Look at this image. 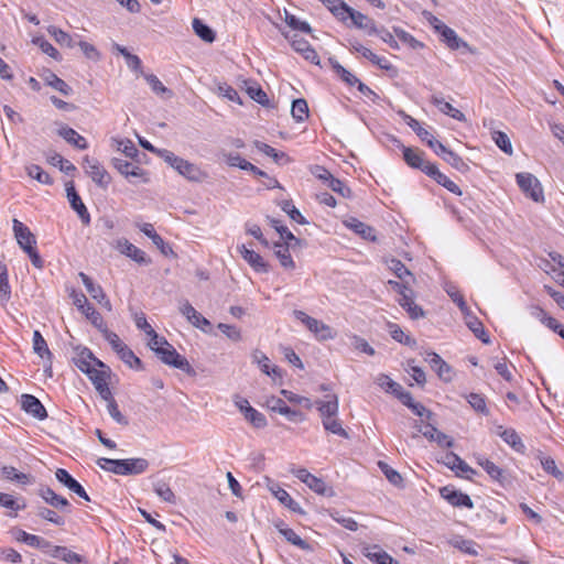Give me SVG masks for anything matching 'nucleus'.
Listing matches in <instances>:
<instances>
[{"mask_svg": "<svg viewBox=\"0 0 564 564\" xmlns=\"http://www.w3.org/2000/svg\"><path fill=\"white\" fill-rule=\"evenodd\" d=\"M308 480L305 482V485L313 490L314 492L322 495V496H332L333 489L326 485V482L314 475H312Z\"/></svg>", "mask_w": 564, "mask_h": 564, "instance_id": "864d4df0", "label": "nucleus"}, {"mask_svg": "<svg viewBox=\"0 0 564 564\" xmlns=\"http://www.w3.org/2000/svg\"><path fill=\"white\" fill-rule=\"evenodd\" d=\"M13 232L20 248L25 251L35 247L36 238L28 226L18 219H13Z\"/></svg>", "mask_w": 564, "mask_h": 564, "instance_id": "f3484780", "label": "nucleus"}, {"mask_svg": "<svg viewBox=\"0 0 564 564\" xmlns=\"http://www.w3.org/2000/svg\"><path fill=\"white\" fill-rule=\"evenodd\" d=\"M442 462L444 463V465H446L452 470H457L462 474H466L467 478H470V476L468 474H470V475L476 474V471L454 452H447L444 455Z\"/></svg>", "mask_w": 564, "mask_h": 564, "instance_id": "bb28decb", "label": "nucleus"}, {"mask_svg": "<svg viewBox=\"0 0 564 564\" xmlns=\"http://www.w3.org/2000/svg\"><path fill=\"white\" fill-rule=\"evenodd\" d=\"M477 464L484 468V470L489 475V477L499 482L500 485H506L508 482V477L506 471L497 466L490 459L479 456L477 458Z\"/></svg>", "mask_w": 564, "mask_h": 564, "instance_id": "393cba45", "label": "nucleus"}, {"mask_svg": "<svg viewBox=\"0 0 564 564\" xmlns=\"http://www.w3.org/2000/svg\"><path fill=\"white\" fill-rule=\"evenodd\" d=\"M440 494L442 498L454 507H465L468 509L474 508V502L470 497L459 490H456L452 486L441 488Z\"/></svg>", "mask_w": 564, "mask_h": 564, "instance_id": "ddd939ff", "label": "nucleus"}, {"mask_svg": "<svg viewBox=\"0 0 564 564\" xmlns=\"http://www.w3.org/2000/svg\"><path fill=\"white\" fill-rule=\"evenodd\" d=\"M322 423L326 431H328L335 435L341 436L344 438H348V433L343 427L341 422L337 419V416H333V417H328V419L326 417V420H323Z\"/></svg>", "mask_w": 564, "mask_h": 564, "instance_id": "bf43d9fd", "label": "nucleus"}, {"mask_svg": "<svg viewBox=\"0 0 564 564\" xmlns=\"http://www.w3.org/2000/svg\"><path fill=\"white\" fill-rule=\"evenodd\" d=\"M83 167L97 186L104 189L109 186L111 176L97 159L86 155L83 161Z\"/></svg>", "mask_w": 564, "mask_h": 564, "instance_id": "20e7f679", "label": "nucleus"}, {"mask_svg": "<svg viewBox=\"0 0 564 564\" xmlns=\"http://www.w3.org/2000/svg\"><path fill=\"white\" fill-rule=\"evenodd\" d=\"M252 360L256 362L261 371L270 377H282L281 369L276 366L271 367L270 366V359L265 354H263L260 350H254L252 352Z\"/></svg>", "mask_w": 564, "mask_h": 564, "instance_id": "7c9ffc66", "label": "nucleus"}, {"mask_svg": "<svg viewBox=\"0 0 564 564\" xmlns=\"http://www.w3.org/2000/svg\"><path fill=\"white\" fill-rule=\"evenodd\" d=\"M33 350L41 358H52V352L48 349L47 343L39 330H34L33 333Z\"/></svg>", "mask_w": 564, "mask_h": 564, "instance_id": "5fc2aeb1", "label": "nucleus"}, {"mask_svg": "<svg viewBox=\"0 0 564 564\" xmlns=\"http://www.w3.org/2000/svg\"><path fill=\"white\" fill-rule=\"evenodd\" d=\"M82 314L85 315V317L87 319H89V322L99 330L101 332L105 327H106V324L104 322V318L101 316V314L89 303L88 305H86V307L84 308V311L80 312Z\"/></svg>", "mask_w": 564, "mask_h": 564, "instance_id": "6e6d98bb", "label": "nucleus"}, {"mask_svg": "<svg viewBox=\"0 0 564 564\" xmlns=\"http://www.w3.org/2000/svg\"><path fill=\"white\" fill-rule=\"evenodd\" d=\"M315 405L321 414L322 421L326 417L337 416L338 414V397L335 393L327 394L325 400H317Z\"/></svg>", "mask_w": 564, "mask_h": 564, "instance_id": "b1692460", "label": "nucleus"}, {"mask_svg": "<svg viewBox=\"0 0 564 564\" xmlns=\"http://www.w3.org/2000/svg\"><path fill=\"white\" fill-rule=\"evenodd\" d=\"M241 258L248 262V264L258 273L269 272V264L256 251L247 248L245 245L237 247Z\"/></svg>", "mask_w": 564, "mask_h": 564, "instance_id": "a211bd4d", "label": "nucleus"}, {"mask_svg": "<svg viewBox=\"0 0 564 564\" xmlns=\"http://www.w3.org/2000/svg\"><path fill=\"white\" fill-rule=\"evenodd\" d=\"M389 327L390 335L394 340L410 347L416 344L415 339L406 335L397 324H391Z\"/></svg>", "mask_w": 564, "mask_h": 564, "instance_id": "774afa93", "label": "nucleus"}, {"mask_svg": "<svg viewBox=\"0 0 564 564\" xmlns=\"http://www.w3.org/2000/svg\"><path fill=\"white\" fill-rule=\"evenodd\" d=\"M293 315L297 321L303 323L311 333L314 334L317 340L325 341L336 337V333L329 325L307 315L305 312L295 310Z\"/></svg>", "mask_w": 564, "mask_h": 564, "instance_id": "7ed1b4c3", "label": "nucleus"}, {"mask_svg": "<svg viewBox=\"0 0 564 564\" xmlns=\"http://www.w3.org/2000/svg\"><path fill=\"white\" fill-rule=\"evenodd\" d=\"M21 408L28 414L32 415L37 420H44L47 417V412L41 401L32 394L21 395Z\"/></svg>", "mask_w": 564, "mask_h": 564, "instance_id": "6ab92c4d", "label": "nucleus"}, {"mask_svg": "<svg viewBox=\"0 0 564 564\" xmlns=\"http://www.w3.org/2000/svg\"><path fill=\"white\" fill-rule=\"evenodd\" d=\"M55 477L61 484H63L78 497L85 499L86 501L90 500L84 487L66 469L58 468L55 471Z\"/></svg>", "mask_w": 564, "mask_h": 564, "instance_id": "aec40b11", "label": "nucleus"}, {"mask_svg": "<svg viewBox=\"0 0 564 564\" xmlns=\"http://www.w3.org/2000/svg\"><path fill=\"white\" fill-rule=\"evenodd\" d=\"M267 406L271 411L284 415L291 422H303L306 419L303 412L291 409L286 405L284 400L276 397L269 398L267 400Z\"/></svg>", "mask_w": 564, "mask_h": 564, "instance_id": "9d476101", "label": "nucleus"}, {"mask_svg": "<svg viewBox=\"0 0 564 564\" xmlns=\"http://www.w3.org/2000/svg\"><path fill=\"white\" fill-rule=\"evenodd\" d=\"M26 173L30 177L36 180L41 184L52 185L53 178L46 173L40 165L30 164L25 167Z\"/></svg>", "mask_w": 564, "mask_h": 564, "instance_id": "09e8293b", "label": "nucleus"}, {"mask_svg": "<svg viewBox=\"0 0 564 564\" xmlns=\"http://www.w3.org/2000/svg\"><path fill=\"white\" fill-rule=\"evenodd\" d=\"M413 281L408 280H389L388 284L395 290L400 297L399 304L408 312L412 319L424 317L425 313L421 306L414 302V291L412 289Z\"/></svg>", "mask_w": 564, "mask_h": 564, "instance_id": "f257e3e1", "label": "nucleus"}, {"mask_svg": "<svg viewBox=\"0 0 564 564\" xmlns=\"http://www.w3.org/2000/svg\"><path fill=\"white\" fill-rule=\"evenodd\" d=\"M44 82L46 85H48L52 88H54L55 90L59 91L64 96H69L73 91L70 86L65 80H63L62 78H59L56 74H54L52 72H48L45 75Z\"/></svg>", "mask_w": 564, "mask_h": 564, "instance_id": "a18cd8bd", "label": "nucleus"}, {"mask_svg": "<svg viewBox=\"0 0 564 564\" xmlns=\"http://www.w3.org/2000/svg\"><path fill=\"white\" fill-rule=\"evenodd\" d=\"M270 225L279 232L281 242H294L301 243V240L296 238L288 227L283 226L280 220L275 218H269Z\"/></svg>", "mask_w": 564, "mask_h": 564, "instance_id": "3c124183", "label": "nucleus"}, {"mask_svg": "<svg viewBox=\"0 0 564 564\" xmlns=\"http://www.w3.org/2000/svg\"><path fill=\"white\" fill-rule=\"evenodd\" d=\"M395 142L403 152V160L405 161V163L413 169L420 170L423 166V163L425 162V160L423 159L424 153L417 149H412L403 145L399 140H395Z\"/></svg>", "mask_w": 564, "mask_h": 564, "instance_id": "c756f323", "label": "nucleus"}, {"mask_svg": "<svg viewBox=\"0 0 564 564\" xmlns=\"http://www.w3.org/2000/svg\"><path fill=\"white\" fill-rule=\"evenodd\" d=\"M117 355L119 358L128 365L130 368L133 369H142V361L139 357L135 356V354L127 346L124 345L123 348H121Z\"/></svg>", "mask_w": 564, "mask_h": 564, "instance_id": "de8ad7c7", "label": "nucleus"}, {"mask_svg": "<svg viewBox=\"0 0 564 564\" xmlns=\"http://www.w3.org/2000/svg\"><path fill=\"white\" fill-rule=\"evenodd\" d=\"M329 63L335 73L345 82L348 86H355L359 83V79L351 74L348 69L341 66L336 59L329 58Z\"/></svg>", "mask_w": 564, "mask_h": 564, "instance_id": "8fccbe9b", "label": "nucleus"}, {"mask_svg": "<svg viewBox=\"0 0 564 564\" xmlns=\"http://www.w3.org/2000/svg\"><path fill=\"white\" fill-rule=\"evenodd\" d=\"M291 113L295 121H305L308 118V106L306 100L303 98L295 99L292 102Z\"/></svg>", "mask_w": 564, "mask_h": 564, "instance_id": "603ef678", "label": "nucleus"}, {"mask_svg": "<svg viewBox=\"0 0 564 564\" xmlns=\"http://www.w3.org/2000/svg\"><path fill=\"white\" fill-rule=\"evenodd\" d=\"M193 30L197 36L207 43H213L216 39V34L212 28L197 18L193 20Z\"/></svg>", "mask_w": 564, "mask_h": 564, "instance_id": "49530a36", "label": "nucleus"}, {"mask_svg": "<svg viewBox=\"0 0 564 564\" xmlns=\"http://www.w3.org/2000/svg\"><path fill=\"white\" fill-rule=\"evenodd\" d=\"M158 356L165 365L180 369L187 375H195V370L188 360L180 355L170 343L162 350H159Z\"/></svg>", "mask_w": 564, "mask_h": 564, "instance_id": "39448f33", "label": "nucleus"}, {"mask_svg": "<svg viewBox=\"0 0 564 564\" xmlns=\"http://www.w3.org/2000/svg\"><path fill=\"white\" fill-rule=\"evenodd\" d=\"M75 365L84 373H87L95 367H105V364L96 358L91 350L88 348L80 349V351L77 354V357L75 358Z\"/></svg>", "mask_w": 564, "mask_h": 564, "instance_id": "412c9836", "label": "nucleus"}, {"mask_svg": "<svg viewBox=\"0 0 564 564\" xmlns=\"http://www.w3.org/2000/svg\"><path fill=\"white\" fill-rule=\"evenodd\" d=\"M377 383L379 384V387L384 389L387 392L393 394L400 401H402V395L409 393V391H405L400 383L393 381L389 376L383 373H381L377 378Z\"/></svg>", "mask_w": 564, "mask_h": 564, "instance_id": "2f4dec72", "label": "nucleus"}, {"mask_svg": "<svg viewBox=\"0 0 564 564\" xmlns=\"http://www.w3.org/2000/svg\"><path fill=\"white\" fill-rule=\"evenodd\" d=\"M322 3L340 22L345 23V15L349 13L350 7L343 0H322Z\"/></svg>", "mask_w": 564, "mask_h": 564, "instance_id": "4c0bfd02", "label": "nucleus"}, {"mask_svg": "<svg viewBox=\"0 0 564 564\" xmlns=\"http://www.w3.org/2000/svg\"><path fill=\"white\" fill-rule=\"evenodd\" d=\"M149 468V462L145 458H127L120 459L119 468L117 469V475L120 476H131V475H140L147 471Z\"/></svg>", "mask_w": 564, "mask_h": 564, "instance_id": "4468645a", "label": "nucleus"}, {"mask_svg": "<svg viewBox=\"0 0 564 564\" xmlns=\"http://www.w3.org/2000/svg\"><path fill=\"white\" fill-rule=\"evenodd\" d=\"M270 490L272 492V495L283 505L285 506L286 508H289L291 511L293 512H296V513H300V514H303L304 511L303 509L301 508L300 503L296 502L291 496L290 494L281 488L280 486L278 485H273L272 487H270Z\"/></svg>", "mask_w": 564, "mask_h": 564, "instance_id": "cd10ccee", "label": "nucleus"}, {"mask_svg": "<svg viewBox=\"0 0 564 564\" xmlns=\"http://www.w3.org/2000/svg\"><path fill=\"white\" fill-rule=\"evenodd\" d=\"M425 360L429 362L431 368L436 371L440 379L445 382L452 380V368L441 358L438 354L427 352Z\"/></svg>", "mask_w": 564, "mask_h": 564, "instance_id": "4be33fe9", "label": "nucleus"}, {"mask_svg": "<svg viewBox=\"0 0 564 564\" xmlns=\"http://www.w3.org/2000/svg\"><path fill=\"white\" fill-rule=\"evenodd\" d=\"M243 416L256 429H263L267 426L265 416L252 406H248L247 411L243 413Z\"/></svg>", "mask_w": 564, "mask_h": 564, "instance_id": "052dcab7", "label": "nucleus"}, {"mask_svg": "<svg viewBox=\"0 0 564 564\" xmlns=\"http://www.w3.org/2000/svg\"><path fill=\"white\" fill-rule=\"evenodd\" d=\"M348 20L351 22L350 25L366 31L368 35H375V32H378L376 22L371 18L352 9L351 7L349 13L345 15V24H347Z\"/></svg>", "mask_w": 564, "mask_h": 564, "instance_id": "9b49d317", "label": "nucleus"}, {"mask_svg": "<svg viewBox=\"0 0 564 564\" xmlns=\"http://www.w3.org/2000/svg\"><path fill=\"white\" fill-rule=\"evenodd\" d=\"M300 245L301 243L275 241L272 245H270L269 248L273 249L275 257L279 259L280 264L284 269L293 270V269H295V262L292 259L290 249L291 248L293 249L295 246H300Z\"/></svg>", "mask_w": 564, "mask_h": 564, "instance_id": "dca6fc26", "label": "nucleus"}, {"mask_svg": "<svg viewBox=\"0 0 564 564\" xmlns=\"http://www.w3.org/2000/svg\"><path fill=\"white\" fill-rule=\"evenodd\" d=\"M348 228H350L356 234L360 235L364 239L376 240L375 230L372 227L367 224L360 221L357 218H350L346 221Z\"/></svg>", "mask_w": 564, "mask_h": 564, "instance_id": "79ce46f5", "label": "nucleus"}, {"mask_svg": "<svg viewBox=\"0 0 564 564\" xmlns=\"http://www.w3.org/2000/svg\"><path fill=\"white\" fill-rule=\"evenodd\" d=\"M393 33L394 35L405 45L410 46L411 48L413 50H419V48H422L423 47V43H421L420 41H417L413 35H411L409 32H406L405 30L399 28V26H393Z\"/></svg>", "mask_w": 564, "mask_h": 564, "instance_id": "13d9d810", "label": "nucleus"}, {"mask_svg": "<svg viewBox=\"0 0 564 564\" xmlns=\"http://www.w3.org/2000/svg\"><path fill=\"white\" fill-rule=\"evenodd\" d=\"M15 540L19 542H23L32 547L44 549L50 546V542L44 540L43 538L28 533L23 530H19L15 535Z\"/></svg>", "mask_w": 564, "mask_h": 564, "instance_id": "37998d69", "label": "nucleus"}, {"mask_svg": "<svg viewBox=\"0 0 564 564\" xmlns=\"http://www.w3.org/2000/svg\"><path fill=\"white\" fill-rule=\"evenodd\" d=\"M281 535H283V538L290 542L291 544L297 546L299 549L303 550V551H312V546L308 542H306L305 540H303L300 535H297L295 533V531L291 528H289L288 530H282L281 531Z\"/></svg>", "mask_w": 564, "mask_h": 564, "instance_id": "4d7b16f0", "label": "nucleus"}, {"mask_svg": "<svg viewBox=\"0 0 564 564\" xmlns=\"http://www.w3.org/2000/svg\"><path fill=\"white\" fill-rule=\"evenodd\" d=\"M467 402L470 404V406L484 414V415H488L489 414V410L487 408V404H486V399L482 394H478V393H469L467 397Z\"/></svg>", "mask_w": 564, "mask_h": 564, "instance_id": "680f3d73", "label": "nucleus"}, {"mask_svg": "<svg viewBox=\"0 0 564 564\" xmlns=\"http://www.w3.org/2000/svg\"><path fill=\"white\" fill-rule=\"evenodd\" d=\"M402 397L403 398L401 403L408 406L415 415L420 417H425L427 421L432 420L433 413L429 409H426L422 403L415 402L410 392Z\"/></svg>", "mask_w": 564, "mask_h": 564, "instance_id": "58836bf2", "label": "nucleus"}, {"mask_svg": "<svg viewBox=\"0 0 564 564\" xmlns=\"http://www.w3.org/2000/svg\"><path fill=\"white\" fill-rule=\"evenodd\" d=\"M378 466L380 468V470L384 474V476L387 477V479L394 486H402L403 484V478L402 476L400 475L399 471H397L395 469H393L392 467H390L387 463L384 462H379L378 463Z\"/></svg>", "mask_w": 564, "mask_h": 564, "instance_id": "69168bd1", "label": "nucleus"}, {"mask_svg": "<svg viewBox=\"0 0 564 564\" xmlns=\"http://www.w3.org/2000/svg\"><path fill=\"white\" fill-rule=\"evenodd\" d=\"M57 132H58V135H61L64 140H66L72 145H74L80 150L87 149L88 144H87L86 139L83 135H80L79 133H77L73 128H70L68 126H62Z\"/></svg>", "mask_w": 564, "mask_h": 564, "instance_id": "473e14b6", "label": "nucleus"}, {"mask_svg": "<svg viewBox=\"0 0 564 564\" xmlns=\"http://www.w3.org/2000/svg\"><path fill=\"white\" fill-rule=\"evenodd\" d=\"M435 31L441 34L443 42H445L451 50H458L462 46H467V43L458 37L456 32L444 22H438V25H435Z\"/></svg>", "mask_w": 564, "mask_h": 564, "instance_id": "5701e85b", "label": "nucleus"}, {"mask_svg": "<svg viewBox=\"0 0 564 564\" xmlns=\"http://www.w3.org/2000/svg\"><path fill=\"white\" fill-rule=\"evenodd\" d=\"M160 156L188 181L202 182L207 176L196 164L175 155L169 150L162 149Z\"/></svg>", "mask_w": 564, "mask_h": 564, "instance_id": "f03ea898", "label": "nucleus"}, {"mask_svg": "<svg viewBox=\"0 0 564 564\" xmlns=\"http://www.w3.org/2000/svg\"><path fill=\"white\" fill-rule=\"evenodd\" d=\"M499 436L516 452L521 454L524 453L525 446L516 430L505 429L499 432Z\"/></svg>", "mask_w": 564, "mask_h": 564, "instance_id": "e433bc0d", "label": "nucleus"}, {"mask_svg": "<svg viewBox=\"0 0 564 564\" xmlns=\"http://www.w3.org/2000/svg\"><path fill=\"white\" fill-rule=\"evenodd\" d=\"M113 248L139 264L147 265L151 263V259L145 254V252L126 238L117 239L113 242Z\"/></svg>", "mask_w": 564, "mask_h": 564, "instance_id": "1a4fd4ad", "label": "nucleus"}, {"mask_svg": "<svg viewBox=\"0 0 564 564\" xmlns=\"http://www.w3.org/2000/svg\"><path fill=\"white\" fill-rule=\"evenodd\" d=\"M254 147L262 153H264L265 155L270 156L273 159V161L278 164H283V163H288L290 162V158L288 156L286 153L284 152H280L278 150H275L274 148H272L271 145L264 143V142H261V141H254Z\"/></svg>", "mask_w": 564, "mask_h": 564, "instance_id": "a19ab883", "label": "nucleus"}, {"mask_svg": "<svg viewBox=\"0 0 564 564\" xmlns=\"http://www.w3.org/2000/svg\"><path fill=\"white\" fill-rule=\"evenodd\" d=\"M282 35L291 43V46L295 52L301 54L306 61L312 64L319 65V56L317 52L311 46L308 41L300 37L297 34H290L289 32L282 31Z\"/></svg>", "mask_w": 564, "mask_h": 564, "instance_id": "6e6552de", "label": "nucleus"}, {"mask_svg": "<svg viewBox=\"0 0 564 564\" xmlns=\"http://www.w3.org/2000/svg\"><path fill=\"white\" fill-rule=\"evenodd\" d=\"M386 263L388 269L392 271L399 280H408L415 282L413 273L399 259H387Z\"/></svg>", "mask_w": 564, "mask_h": 564, "instance_id": "c9c22d12", "label": "nucleus"}, {"mask_svg": "<svg viewBox=\"0 0 564 564\" xmlns=\"http://www.w3.org/2000/svg\"><path fill=\"white\" fill-rule=\"evenodd\" d=\"M86 375L96 389L108 384L110 368L105 364V367H95L94 369H90Z\"/></svg>", "mask_w": 564, "mask_h": 564, "instance_id": "ea45409f", "label": "nucleus"}, {"mask_svg": "<svg viewBox=\"0 0 564 564\" xmlns=\"http://www.w3.org/2000/svg\"><path fill=\"white\" fill-rule=\"evenodd\" d=\"M78 275L83 284L85 285L87 292L90 294V296L94 300H96L107 311H111V303L107 297L106 293L104 292L102 288L99 284H95L94 281L86 273L79 272Z\"/></svg>", "mask_w": 564, "mask_h": 564, "instance_id": "2eb2a0df", "label": "nucleus"}, {"mask_svg": "<svg viewBox=\"0 0 564 564\" xmlns=\"http://www.w3.org/2000/svg\"><path fill=\"white\" fill-rule=\"evenodd\" d=\"M154 492L165 502L175 503V495L170 486L160 480L154 484Z\"/></svg>", "mask_w": 564, "mask_h": 564, "instance_id": "0e129e2a", "label": "nucleus"}, {"mask_svg": "<svg viewBox=\"0 0 564 564\" xmlns=\"http://www.w3.org/2000/svg\"><path fill=\"white\" fill-rule=\"evenodd\" d=\"M47 32L61 46L72 48L77 43L72 35H69L68 33H66L65 31L57 26L50 25L47 28Z\"/></svg>", "mask_w": 564, "mask_h": 564, "instance_id": "c03bdc74", "label": "nucleus"}, {"mask_svg": "<svg viewBox=\"0 0 564 564\" xmlns=\"http://www.w3.org/2000/svg\"><path fill=\"white\" fill-rule=\"evenodd\" d=\"M520 189L534 202H543V189L539 180L531 173L521 172L516 175Z\"/></svg>", "mask_w": 564, "mask_h": 564, "instance_id": "423d86ee", "label": "nucleus"}, {"mask_svg": "<svg viewBox=\"0 0 564 564\" xmlns=\"http://www.w3.org/2000/svg\"><path fill=\"white\" fill-rule=\"evenodd\" d=\"M535 459H538L543 468V470L552 475L557 480L564 479V474L560 470L555 464V460L551 456H545L541 451H538L535 454Z\"/></svg>", "mask_w": 564, "mask_h": 564, "instance_id": "72a5a7b5", "label": "nucleus"}, {"mask_svg": "<svg viewBox=\"0 0 564 564\" xmlns=\"http://www.w3.org/2000/svg\"><path fill=\"white\" fill-rule=\"evenodd\" d=\"M39 495L45 500L46 503L56 509H65L69 506V502L66 498L55 494L50 487L40 488Z\"/></svg>", "mask_w": 564, "mask_h": 564, "instance_id": "f704fd0d", "label": "nucleus"}, {"mask_svg": "<svg viewBox=\"0 0 564 564\" xmlns=\"http://www.w3.org/2000/svg\"><path fill=\"white\" fill-rule=\"evenodd\" d=\"M405 123L416 133V135L423 141L427 142V140L432 137L431 132L421 126V123L414 119L413 117L405 115L404 116Z\"/></svg>", "mask_w": 564, "mask_h": 564, "instance_id": "e2e57ef3", "label": "nucleus"}, {"mask_svg": "<svg viewBox=\"0 0 564 564\" xmlns=\"http://www.w3.org/2000/svg\"><path fill=\"white\" fill-rule=\"evenodd\" d=\"M467 326L478 339H480L484 344H489V336L480 321H478L476 317H471L469 321H467Z\"/></svg>", "mask_w": 564, "mask_h": 564, "instance_id": "338daca9", "label": "nucleus"}, {"mask_svg": "<svg viewBox=\"0 0 564 564\" xmlns=\"http://www.w3.org/2000/svg\"><path fill=\"white\" fill-rule=\"evenodd\" d=\"M66 194H67V198L70 204V207L77 213L82 223L84 225H89L90 224V215L87 210V207L83 203L80 196L76 192L73 182H68L66 184Z\"/></svg>", "mask_w": 564, "mask_h": 564, "instance_id": "f8f14e48", "label": "nucleus"}, {"mask_svg": "<svg viewBox=\"0 0 564 564\" xmlns=\"http://www.w3.org/2000/svg\"><path fill=\"white\" fill-rule=\"evenodd\" d=\"M431 102L435 107H437L438 110L441 112H443L444 115H447V116L452 117L453 119H455L457 121H460V122L466 120L465 115L460 110H458L455 107H453L452 104L445 101L442 96L433 95L431 97Z\"/></svg>", "mask_w": 564, "mask_h": 564, "instance_id": "c85d7f7f", "label": "nucleus"}, {"mask_svg": "<svg viewBox=\"0 0 564 564\" xmlns=\"http://www.w3.org/2000/svg\"><path fill=\"white\" fill-rule=\"evenodd\" d=\"M112 165L121 175L128 178V181L131 183H137L134 178L139 180L142 183L149 182L148 173L140 166L127 160L115 158L112 160Z\"/></svg>", "mask_w": 564, "mask_h": 564, "instance_id": "0eeeda50", "label": "nucleus"}, {"mask_svg": "<svg viewBox=\"0 0 564 564\" xmlns=\"http://www.w3.org/2000/svg\"><path fill=\"white\" fill-rule=\"evenodd\" d=\"M361 552L364 556L377 564H399L391 555L382 551L379 545H366Z\"/></svg>", "mask_w": 564, "mask_h": 564, "instance_id": "a878e982", "label": "nucleus"}]
</instances>
